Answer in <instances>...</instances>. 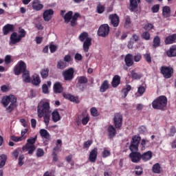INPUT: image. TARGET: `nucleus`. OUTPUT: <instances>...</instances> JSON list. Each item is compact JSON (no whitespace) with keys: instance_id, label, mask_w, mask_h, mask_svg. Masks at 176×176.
I'll return each instance as SVG.
<instances>
[{"instance_id":"obj_1","label":"nucleus","mask_w":176,"mask_h":176,"mask_svg":"<svg viewBox=\"0 0 176 176\" xmlns=\"http://www.w3.org/2000/svg\"><path fill=\"white\" fill-rule=\"evenodd\" d=\"M21 72L23 73L22 78L23 82H25V83H30V82H31L30 72L27 70V65L23 60H21L14 68V74L15 75H20Z\"/></svg>"},{"instance_id":"obj_2","label":"nucleus","mask_w":176,"mask_h":176,"mask_svg":"<svg viewBox=\"0 0 176 176\" xmlns=\"http://www.w3.org/2000/svg\"><path fill=\"white\" fill-rule=\"evenodd\" d=\"M16 102H17V98L13 95L5 96L1 100V104H3L5 108L10 104L9 107L6 108V111L8 113H10V112L16 108Z\"/></svg>"},{"instance_id":"obj_3","label":"nucleus","mask_w":176,"mask_h":176,"mask_svg":"<svg viewBox=\"0 0 176 176\" xmlns=\"http://www.w3.org/2000/svg\"><path fill=\"white\" fill-rule=\"evenodd\" d=\"M52 113L50 110V103L48 102H40L37 107V115L39 119L43 118V115Z\"/></svg>"},{"instance_id":"obj_4","label":"nucleus","mask_w":176,"mask_h":176,"mask_svg":"<svg viewBox=\"0 0 176 176\" xmlns=\"http://www.w3.org/2000/svg\"><path fill=\"white\" fill-rule=\"evenodd\" d=\"M152 107L154 109L164 111L167 107V97L160 96L154 100L152 102Z\"/></svg>"},{"instance_id":"obj_5","label":"nucleus","mask_w":176,"mask_h":176,"mask_svg":"<svg viewBox=\"0 0 176 176\" xmlns=\"http://www.w3.org/2000/svg\"><path fill=\"white\" fill-rule=\"evenodd\" d=\"M74 12L72 11H69L66 14H65V16H63L65 23L66 24H68V23H70V25L72 27H75L76 24H78V19L80 17V14L78 12H76L73 16Z\"/></svg>"},{"instance_id":"obj_6","label":"nucleus","mask_w":176,"mask_h":176,"mask_svg":"<svg viewBox=\"0 0 176 176\" xmlns=\"http://www.w3.org/2000/svg\"><path fill=\"white\" fill-rule=\"evenodd\" d=\"M78 39L80 42H83L84 52H89V49L91 46V38L89 36V33L86 32H82L78 36Z\"/></svg>"},{"instance_id":"obj_7","label":"nucleus","mask_w":176,"mask_h":176,"mask_svg":"<svg viewBox=\"0 0 176 176\" xmlns=\"http://www.w3.org/2000/svg\"><path fill=\"white\" fill-rule=\"evenodd\" d=\"M160 72L163 74L165 79H170L174 74V69L172 67L162 66L160 68Z\"/></svg>"},{"instance_id":"obj_8","label":"nucleus","mask_w":176,"mask_h":176,"mask_svg":"<svg viewBox=\"0 0 176 176\" xmlns=\"http://www.w3.org/2000/svg\"><path fill=\"white\" fill-rule=\"evenodd\" d=\"M141 141V137L135 135L132 138V141L129 146V149L131 152H138V145Z\"/></svg>"},{"instance_id":"obj_9","label":"nucleus","mask_w":176,"mask_h":176,"mask_svg":"<svg viewBox=\"0 0 176 176\" xmlns=\"http://www.w3.org/2000/svg\"><path fill=\"white\" fill-rule=\"evenodd\" d=\"M109 34V25L108 24H103L100 25L98 30V35L99 36H102L104 38V36H108Z\"/></svg>"},{"instance_id":"obj_10","label":"nucleus","mask_w":176,"mask_h":176,"mask_svg":"<svg viewBox=\"0 0 176 176\" xmlns=\"http://www.w3.org/2000/svg\"><path fill=\"white\" fill-rule=\"evenodd\" d=\"M74 74H75V70L74 68L70 67L63 71L62 75L65 80H72L74 79Z\"/></svg>"},{"instance_id":"obj_11","label":"nucleus","mask_w":176,"mask_h":176,"mask_svg":"<svg viewBox=\"0 0 176 176\" xmlns=\"http://www.w3.org/2000/svg\"><path fill=\"white\" fill-rule=\"evenodd\" d=\"M123 120V117L120 113H117L115 114L113 118V123L116 129H120L122 127V122Z\"/></svg>"},{"instance_id":"obj_12","label":"nucleus","mask_w":176,"mask_h":176,"mask_svg":"<svg viewBox=\"0 0 176 176\" xmlns=\"http://www.w3.org/2000/svg\"><path fill=\"white\" fill-rule=\"evenodd\" d=\"M109 19L111 21V25L113 27H119V23H120V19L119 16L116 14H111L109 16Z\"/></svg>"},{"instance_id":"obj_13","label":"nucleus","mask_w":176,"mask_h":176,"mask_svg":"<svg viewBox=\"0 0 176 176\" xmlns=\"http://www.w3.org/2000/svg\"><path fill=\"white\" fill-rule=\"evenodd\" d=\"M54 14V10L52 9L46 10L43 14L44 21H50L52 20V16Z\"/></svg>"},{"instance_id":"obj_14","label":"nucleus","mask_w":176,"mask_h":176,"mask_svg":"<svg viewBox=\"0 0 176 176\" xmlns=\"http://www.w3.org/2000/svg\"><path fill=\"white\" fill-rule=\"evenodd\" d=\"M20 41H21V37L17 36L16 32H13L10 37V46L16 45V43H19Z\"/></svg>"},{"instance_id":"obj_15","label":"nucleus","mask_w":176,"mask_h":176,"mask_svg":"<svg viewBox=\"0 0 176 176\" xmlns=\"http://www.w3.org/2000/svg\"><path fill=\"white\" fill-rule=\"evenodd\" d=\"M129 157L133 163H138L141 160V153L138 152H131L129 154Z\"/></svg>"},{"instance_id":"obj_16","label":"nucleus","mask_w":176,"mask_h":176,"mask_svg":"<svg viewBox=\"0 0 176 176\" xmlns=\"http://www.w3.org/2000/svg\"><path fill=\"white\" fill-rule=\"evenodd\" d=\"M97 155H98V149L97 148H94L89 153V160L91 163H96L97 160Z\"/></svg>"},{"instance_id":"obj_17","label":"nucleus","mask_w":176,"mask_h":176,"mask_svg":"<svg viewBox=\"0 0 176 176\" xmlns=\"http://www.w3.org/2000/svg\"><path fill=\"white\" fill-rule=\"evenodd\" d=\"M32 8L33 10L39 12V10L43 9V4H42L39 0H34L32 3Z\"/></svg>"},{"instance_id":"obj_18","label":"nucleus","mask_w":176,"mask_h":176,"mask_svg":"<svg viewBox=\"0 0 176 176\" xmlns=\"http://www.w3.org/2000/svg\"><path fill=\"white\" fill-rule=\"evenodd\" d=\"M133 56L131 54H128L125 56L124 61L126 67H131L134 64V60H133Z\"/></svg>"},{"instance_id":"obj_19","label":"nucleus","mask_w":176,"mask_h":176,"mask_svg":"<svg viewBox=\"0 0 176 176\" xmlns=\"http://www.w3.org/2000/svg\"><path fill=\"white\" fill-rule=\"evenodd\" d=\"M14 31V25L7 24L3 28V35L9 34V32H13Z\"/></svg>"},{"instance_id":"obj_20","label":"nucleus","mask_w":176,"mask_h":176,"mask_svg":"<svg viewBox=\"0 0 176 176\" xmlns=\"http://www.w3.org/2000/svg\"><path fill=\"white\" fill-rule=\"evenodd\" d=\"M162 16L164 19L171 16V8L169 6H165L162 8Z\"/></svg>"},{"instance_id":"obj_21","label":"nucleus","mask_w":176,"mask_h":176,"mask_svg":"<svg viewBox=\"0 0 176 176\" xmlns=\"http://www.w3.org/2000/svg\"><path fill=\"white\" fill-rule=\"evenodd\" d=\"M78 82L79 85H77V87H79L80 90H81V91H83V87H81L80 85H85V83H87V78L86 76H80L78 78Z\"/></svg>"},{"instance_id":"obj_22","label":"nucleus","mask_w":176,"mask_h":176,"mask_svg":"<svg viewBox=\"0 0 176 176\" xmlns=\"http://www.w3.org/2000/svg\"><path fill=\"white\" fill-rule=\"evenodd\" d=\"M140 2H141V0H130V9L132 12L137 10Z\"/></svg>"},{"instance_id":"obj_23","label":"nucleus","mask_w":176,"mask_h":176,"mask_svg":"<svg viewBox=\"0 0 176 176\" xmlns=\"http://www.w3.org/2000/svg\"><path fill=\"white\" fill-rule=\"evenodd\" d=\"M107 133L109 138H113V137L116 135V129H115L113 125H109L107 129Z\"/></svg>"},{"instance_id":"obj_24","label":"nucleus","mask_w":176,"mask_h":176,"mask_svg":"<svg viewBox=\"0 0 176 176\" xmlns=\"http://www.w3.org/2000/svg\"><path fill=\"white\" fill-rule=\"evenodd\" d=\"M63 86L61 85V83L56 82L54 85V91L56 94H60V93H63Z\"/></svg>"},{"instance_id":"obj_25","label":"nucleus","mask_w":176,"mask_h":176,"mask_svg":"<svg viewBox=\"0 0 176 176\" xmlns=\"http://www.w3.org/2000/svg\"><path fill=\"white\" fill-rule=\"evenodd\" d=\"M108 89H109V83L108 82L107 80H105L103 81L100 87V93H105Z\"/></svg>"},{"instance_id":"obj_26","label":"nucleus","mask_w":176,"mask_h":176,"mask_svg":"<svg viewBox=\"0 0 176 176\" xmlns=\"http://www.w3.org/2000/svg\"><path fill=\"white\" fill-rule=\"evenodd\" d=\"M168 57H176V45H173L167 52Z\"/></svg>"},{"instance_id":"obj_27","label":"nucleus","mask_w":176,"mask_h":176,"mask_svg":"<svg viewBox=\"0 0 176 176\" xmlns=\"http://www.w3.org/2000/svg\"><path fill=\"white\" fill-rule=\"evenodd\" d=\"M176 40V34L168 36L165 39L166 45H171V43H174Z\"/></svg>"},{"instance_id":"obj_28","label":"nucleus","mask_w":176,"mask_h":176,"mask_svg":"<svg viewBox=\"0 0 176 176\" xmlns=\"http://www.w3.org/2000/svg\"><path fill=\"white\" fill-rule=\"evenodd\" d=\"M141 159H142L144 162H148V160H151V159H152V151H147L141 155Z\"/></svg>"},{"instance_id":"obj_29","label":"nucleus","mask_w":176,"mask_h":176,"mask_svg":"<svg viewBox=\"0 0 176 176\" xmlns=\"http://www.w3.org/2000/svg\"><path fill=\"white\" fill-rule=\"evenodd\" d=\"M79 119H82V124H84V126L89 123V121L90 120L89 114H86V113H82V114L79 116Z\"/></svg>"},{"instance_id":"obj_30","label":"nucleus","mask_w":176,"mask_h":176,"mask_svg":"<svg viewBox=\"0 0 176 176\" xmlns=\"http://www.w3.org/2000/svg\"><path fill=\"white\" fill-rule=\"evenodd\" d=\"M52 120L55 123L61 120V117L60 116V113H58V111H57V110H54L52 113Z\"/></svg>"},{"instance_id":"obj_31","label":"nucleus","mask_w":176,"mask_h":176,"mask_svg":"<svg viewBox=\"0 0 176 176\" xmlns=\"http://www.w3.org/2000/svg\"><path fill=\"white\" fill-rule=\"evenodd\" d=\"M120 85V76H115L113 78L111 85L113 87H118Z\"/></svg>"},{"instance_id":"obj_32","label":"nucleus","mask_w":176,"mask_h":176,"mask_svg":"<svg viewBox=\"0 0 176 176\" xmlns=\"http://www.w3.org/2000/svg\"><path fill=\"white\" fill-rule=\"evenodd\" d=\"M26 149L27 151H28L29 155H32L34 152L35 151V146L34 144H26L25 147H23V149Z\"/></svg>"},{"instance_id":"obj_33","label":"nucleus","mask_w":176,"mask_h":176,"mask_svg":"<svg viewBox=\"0 0 176 176\" xmlns=\"http://www.w3.org/2000/svg\"><path fill=\"white\" fill-rule=\"evenodd\" d=\"M39 133H40V135L43 138H45V140H49V138H50V134H49V132L47 131V130L43 129L40 130Z\"/></svg>"},{"instance_id":"obj_34","label":"nucleus","mask_w":176,"mask_h":176,"mask_svg":"<svg viewBox=\"0 0 176 176\" xmlns=\"http://www.w3.org/2000/svg\"><path fill=\"white\" fill-rule=\"evenodd\" d=\"M32 83L34 86H39V85L41 84V78L38 75L33 76Z\"/></svg>"},{"instance_id":"obj_35","label":"nucleus","mask_w":176,"mask_h":176,"mask_svg":"<svg viewBox=\"0 0 176 176\" xmlns=\"http://www.w3.org/2000/svg\"><path fill=\"white\" fill-rule=\"evenodd\" d=\"M8 159V157L6 155L3 154L0 155V168H2L6 164V160Z\"/></svg>"},{"instance_id":"obj_36","label":"nucleus","mask_w":176,"mask_h":176,"mask_svg":"<svg viewBox=\"0 0 176 176\" xmlns=\"http://www.w3.org/2000/svg\"><path fill=\"white\" fill-rule=\"evenodd\" d=\"M131 76L133 79L140 80L142 78V74L135 72V70H132L131 72Z\"/></svg>"},{"instance_id":"obj_37","label":"nucleus","mask_w":176,"mask_h":176,"mask_svg":"<svg viewBox=\"0 0 176 176\" xmlns=\"http://www.w3.org/2000/svg\"><path fill=\"white\" fill-rule=\"evenodd\" d=\"M159 46H160V37H159V36H156L153 38V47L156 48L159 47Z\"/></svg>"},{"instance_id":"obj_38","label":"nucleus","mask_w":176,"mask_h":176,"mask_svg":"<svg viewBox=\"0 0 176 176\" xmlns=\"http://www.w3.org/2000/svg\"><path fill=\"white\" fill-rule=\"evenodd\" d=\"M67 65L64 60H59L57 63V68L58 69H64L67 68Z\"/></svg>"},{"instance_id":"obj_39","label":"nucleus","mask_w":176,"mask_h":176,"mask_svg":"<svg viewBox=\"0 0 176 176\" xmlns=\"http://www.w3.org/2000/svg\"><path fill=\"white\" fill-rule=\"evenodd\" d=\"M96 12L99 14H102V13H104V12H105V7L101 5V3H98L96 7Z\"/></svg>"},{"instance_id":"obj_40","label":"nucleus","mask_w":176,"mask_h":176,"mask_svg":"<svg viewBox=\"0 0 176 176\" xmlns=\"http://www.w3.org/2000/svg\"><path fill=\"white\" fill-rule=\"evenodd\" d=\"M131 90V86L126 85V88H123L122 89V93L124 94L123 98H126L127 97V94H129V91Z\"/></svg>"},{"instance_id":"obj_41","label":"nucleus","mask_w":176,"mask_h":176,"mask_svg":"<svg viewBox=\"0 0 176 176\" xmlns=\"http://www.w3.org/2000/svg\"><path fill=\"white\" fill-rule=\"evenodd\" d=\"M41 75L43 79H46V78L49 76V69L47 68L43 69L41 72Z\"/></svg>"},{"instance_id":"obj_42","label":"nucleus","mask_w":176,"mask_h":176,"mask_svg":"<svg viewBox=\"0 0 176 176\" xmlns=\"http://www.w3.org/2000/svg\"><path fill=\"white\" fill-rule=\"evenodd\" d=\"M153 173H155V174H160V164H155L153 166L152 168Z\"/></svg>"},{"instance_id":"obj_43","label":"nucleus","mask_w":176,"mask_h":176,"mask_svg":"<svg viewBox=\"0 0 176 176\" xmlns=\"http://www.w3.org/2000/svg\"><path fill=\"white\" fill-rule=\"evenodd\" d=\"M50 114L51 113L44 114L43 116V118L44 119L43 122L46 126H49V123L50 122Z\"/></svg>"},{"instance_id":"obj_44","label":"nucleus","mask_w":176,"mask_h":176,"mask_svg":"<svg viewBox=\"0 0 176 176\" xmlns=\"http://www.w3.org/2000/svg\"><path fill=\"white\" fill-rule=\"evenodd\" d=\"M36 155L37 157H42L45 155V151L42 148H37Z\"/></svg>"},{"instance_id":"obj_45","label":"nucleus","mask_w":176,"mask_h":176,"mask_svg":"<svg viewBox=\"0 0 176 176\" xmlns=\"http://www.w3.org/2000/svg\"><path fill=\"white\" fill-rule=\"evenodd\" d=\"M37 138H38V136H37V135H36L34 138H30V139H28V140H27L28 144H26L34 145V144L35 142H36V139H37Z\"/></svg>"},{"instance_id":"obj_46","label":"nucleus","mask_w":176,"mask_h":176,"mask_svg":"<svg viewBox=\"0 0 176 176\" xmlns=\"http://www.w3.org/2000/svg\"><path fill=\"white\" fill-rule=\"evenodd\" d=\"M142 38L146 41H149V39H151V34H149L148 32H144L142 34Z\"/></svg>"},{"instance_id":"obj_47","label":"nucleus","mask_w":176,"mask_h":176,"mask_svg":"<svg viewBox=\"0 0 176 176\" xmlns=\"http://www.w3.org/2000/svg\"><path fill=\"white\" fill-rule=\"evenodd\" d=\"M131 24V19L130 18V16H126L125 17V25L124 27H130V25Z\"/></svg>"},{"instance_id":"obj_48","label":"nucleus","mask_w":176,"mask_h":176,"mask_svg":"<svg viewBox=\"0 0 176 176\" xmlns=\"http://www.w3.org/2000/svg\"><path fill=\"white\" fill-rule=\"evenodd\" d=\"M145 90H146V88H145V87L141 85L138 87V93H139V94H140V96H142V94H144L145 93Z\"/></svg>"},{"instance_id":"obj_49","label":"nucleus","mask_w":176,"mask_h":176,"mask_svg":"<svg viewBox=\"0 0 176 176\" xmlns=\"http://www.w3.org/2000/svg\"><path fill=\"white\" fill-rule=\"evenodd\" d=\"M143 56L147 63H152V58L151 57L150 54H145Z\"/></svg>"},{"instance_id":"obj_50","label":"nucleus","mask_w":176,"mask_h":176,"mask_svg":"<svg viewBox=\"0 0 176 176\" xmlns=\"http://www.w3.org/2000/svg\"><path fill=\"white\" fill-rule=\"evenodd\" d=\"M160 9V5L157 4L152 7L151 10L153 13H157L159 12V10Z\"/></svg>"},{"instance_id":"obj_51","label":"nucleus","mask_w":176,"mask_h":176,"mask_svg":"<svg viewBox=\"0 0 176 176\" xmlns=\"http://www.w3.org/2000/svg\"><path fill=\"white\" fill-rule=\"evenodd\" d=\"M142 168H141L140 166H136L135 167V174L136 175H142Z\"/></svg>"},{"instance_id":"obj_52","label":"nucleus","mask_w":176,"mask_h":176,"mask_svg":"<svg viewBox=\"0 0 176 176\" xmlns=\"http://www.w3.org/2000/svg\"><path fill=\"white\" fill-rule=\"evenodd\" d=\"M19 32L20 34V35L19 36L21 37V39L22 38H25V35H27V32H25V30L24 29H19Z\"/></svg>"},{"instance_id":"obj_53","label":"nucleus","mask_w":176,"mask_h":176,"mask_svg":"<svg viewBox=\"0 0 176 176\" xmlns=\"http://www.w3.org/2000/svg\"><path fill=\"white\" fill-rule=\"evenodd\" d=\"M176 133L175 126H172L170 129V133L168 134L169 137H174V134Z\"/></svg>"},{"instance_id":"obj_54","label":"nucleus","mask_w":176,"mask_h":176,"mask_svg":"<svg viewBox=\"0 0 176 176\" xmlns=\"http://www.w3.org/2000/svg\"><path fill=\"white\" fill-rule=\"evenodd\" d=\"M69 100V101H72V102H76V104H78V102H79V98H78V97H75L72 95L70 96V98Z\"/></svg>"},{"instance_id":"obj_55","label":"nucleus","mask_w":176,"mask_h":176,"mask_svg":"<svg viewBox=\"0 0 176 176\" xmlns=\"http://www.w3.org/2000/svg\"><path fill=\"white\" fill-rule=\"evenodd\" d=\"M141 58H142L141 54H138L133 56V60L135 63H138L141 61Z\"/></svg>"},{"instance_id":"obj_56","label":"nucleus","mask_w":176,"mask_h":176,"mask_svg":"<svg viewBox=\"0 0 176 176\" xmlns=\"http://www.w3.org/2000/svg\"><path fill=\"white\" fill-rule=\"evenodd\" d=\"M43 93L45 94H47L49 93V87H47V85L43 84L42 87Z\"/></svg>"},{"instance_id":"obj_57","label":"nucleus","mask_w":176,"mask_h":176,"mask_svg":"<svg viewBox=\"0 0 176 176\" xmlns=\"http://www.w3.org/2000/svg\"><path fill=\"white\" fill-rule=\"evenodd\" d=\"M61 140H58L56 142V146L55 148H54V151H58V149H60V148H61Z\"/></svg>"},{"instance_id":"obj_58","label":"nucleus","mask_w":176,"mask_h":176,"mask_svg":"<svg viewBox=\"0 0 176 176\" xmlns=\"http://www.w3.org/2000/svg\"><path fill=\"white\" fill-rule=\"evenodd\" d=\"M11 140L15 142H19V141H23L24 139L22 137L12 136Z\"/></svg>"},{"instance_id":"obj_59","label":"nucleus","mask_w":176,"mask_h":176,"mask_svg":"<svg viewBox=\"0 0 176 176\" xmlns=\"http://www.w3.org/2000/svg\"><path fill=\"white\" fill-rule=\"evenodd\" d=\"M91 115L92 116H98V112L97 111V109H96V107L91 109Z\"/></svg>"},{"instance_id":"obj_60","label":"nucleus","mask_w":176,"mask_h":176,"mask_svg":"<svg viewBox=\"0 0 176 176\" xmlns=\"http://www.w3.org/2000/svg\"><path fill=\"white\" fill-rule=\"evenodd\" d=\"M5 63L6 64H10V63H12V56H10V55L6 56Z\"/></svg>"},{"instance_id":"obj_61","label":"nucleus","mask_w":176,"mask_h":176,"mask_svg":"<svg viewBox=\"0 0 176 176\" xmlns=\"http://www.w3.org/2000/svg\"><path fill=\"white\" fill-rule=\"evenodd\" d=\"M50 50L51 53H54V52H56L57 50V46H56L55 45H53V44H50Z\"/></svg>"},{"instance_id":"obj_62","label":"nucleus","mask_w":176,"mask_h":176,"mask_svg":"<svg viewBox=\"0 0 176 176\" xmlns=\"http://www.w3.org/2000/svg\"><path fill=\"white\" fill-rule=\"evenodd\" d=\"M153 28V25L151 23H147L144 25V30H147L148 31H151Z\"/></svg>"},{"instance_id":"obj_63","label":"nucleus","mask_w":176,"mask_h":176,"mask_svg":"<svg viewBox=\"0 0 176 176\" xmlns=\"http://www.w3.org/2000/svg\"><path fill=\"white\" fill-rule=\"evenodd\" d=\"M102 155V157H108V156L111 155V152L108 150H104Z\"/></svg>"},{"instance_id":"obj_64","label":"nucleus","mask_w":176,"mask_h":176,"mask_svg":"<svg viewBox=\"0 0 176 176\" xmlns=\"http://www.w3.org/2000/svg\"><path fill=\"white\" fill-rule=\"evenodd\" d=\"M72 60L71 55H66L64 57V61L67 63H69Z\"/></svg>"}]
</instances>
